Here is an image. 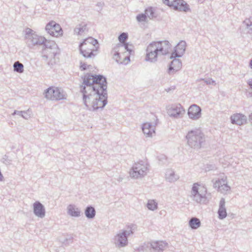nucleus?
<instances>
[{"mask_svg":"<svg viewBox=\"0 0 252 252\" xmlns=\"http://www.w3.org/2000/svg\"><path fill=\"white\" fill-rule=\"evenodd\" d=\"M126 230H123L122 232L117 234L114 237V243L117 248H123L128 244V239L126 235Z\"/></svg>","mask_w":252,"mask_h":252,"instance_id":"nucleus-10","label":"nucleus"},{"mask_svg":"<svg viewBox=\"0 0 252 252\" xmlns=\"http://www.w3.org/2000/svg\"><path fill=\"white\" fill-rule=\"evenodd\" d=\"M130 61V57H129V56H125L124 58V60L122 61V62H123V63L124 64H126L127 63H125V61Z\"/></svg>","mask_w":252,"mask_h":252,"instance_id":"nucleus-49","label":"nucleus"},{"mask_svg":"<svg viewBox=\"0 0 252 252\" xmlns=\"http://www.w3.org/2000/svg\"><path fill=\"white\" fill-rule=\"evenodd\" d=\"M95 210L94 207L92 206H87L85 210V214L86 217L89 219H92L95 217Z\"/></svg>","mask_w":252,"mask_h":252,"instance_id":"nucleus-26","label":"nucleus"},{"mask_svg":"<svg viewBox=\"0 0 252 252\" xmlns=\"http://www.w3.org/2000/svg\"><path fill=\"white\" fill-rule=\"evenodd\" d=\"M147 207L149 210L154 211L157 209L158 204L153 200H149L147 204Z\"/></svg>","mask_w":252,"mask_h":252,"instance_id":"nucleus-36","label":"nucleus"},{"mask_svg":"<svg viewBox=\"0 0 252 252\" xmlns=\"http://www.w3.org/2000/svg\"><path fill=\"white\" fill-rule=\"evenodd\" d=\"M123 44V49L125 50V52H126V51L128 52L129 54L131 55L134 53V51L132 50V48H129V46L133 47V46L130 44L129 45L128 43H124Z\"/></svg>","mask_w":252,"mask_h":252,"instance_id":"nucleus-37","label":"nucleus"},{"mask_svg":"<svg viewBox=\"0 0 252 252\" xmlns=\"http://www.w3.org/2000/svg\"><path fill=\"white\" fill-rule=\"evenodd\" d=\"M83 45L79 44V48L80 54H81L83 57L87 58H91L92 57H94L96 55V54L94 53L93 48H87L85 49H83Z\"/></svg>","mask_w":252,"mask_h":252,"instance_id":"nucleus-25","label":"nucleus"},{"mask_svg":"<svg viewBox=\"0 0 252 252\" xmlns=\"http://www.w3.org/2000/svg\"><path fill=\"white\" fill-rule=\"evenodd\" d=\"M189 224L192 229H196L200 226L201 222L199 219L192 217L189 220Z\"/></svg>","mask_w":252,"mask_h":252,"instance_id":"nucleus-27","label":"nucleus"},{"mask_svg":"<svg viewBox=\"0 0 252 252\" xmlns=\"http://www.w3.org/2000/svg\"><path fill=\"white\" fill-rule=\"evenodd\" d=\"M158 45L159 46L158 50L162 55H166L169 53L171 45L167 40L158 41Z\"/></svg>","mask_w":252,"mask_h":252,"instance_id":"nucleus-20","label":"nucleus"},{"mask_svg":"<svg viewBox=\"0 0 252 252\" xmlns=\"http://www.w3.org/2000/svg\"><path fill=\"white\" fill-rule=\"evenodd\" d=\"M243 24L248 30V32L252 34V18L246 19Z\"/></svg>","mask_w":252,"mask_h":252,"instance_id":"nucleus-33","label":"nucleus"},{"mask_svg":"<svg viewBox=\"0 0 252 252\" xmlns=\"http://www.w3.org/2000/svg\"><path fill=\"white\" fill-rule=\"evenodd\" d=\"M80 68L81 70H86L87 68V64L85 63L80 62Z\"/></svg>","mask_w":252,"mask_h":252,"instance_id":"nucleus-44","label":"nucleus"},{"mask_svg":"<svg viewBox=\"0 0 252 252\" xmlns=\"http://www.w3.org/2000/svg\"><path fill=\"white\" fill-rule=\"evenodd\" d=\"M34 214L40 218H43L45 216V209L44 205L39 201H36L33 204Z\"/></svg>","mask_w":252,"mask_h":252,"instance_id":"nucleus-17","label":"nucleus"},{"mask_svg":"<svg viewBox=\"0 0 252 252\" xmlns=\"http://www.w3.org/2000/svg\"><path fill=\"white\" fill-rule=\"evenodd\" d=\"M13 68L15 72L18 73L24 72V65L19 61H16L14 63Z\"/></svg>","mask_w":252,"mask_h":252,"instance_id":"nucleus-32","label":"nucleus"},{"mask_svg":"<svg viewBox=\"0 0 252 252\" xmlns=\"http://www.w3.org/2000/svg\"><path fill=\"white\" fill-rule=\"evenodd\" d=\"M188 145L194 149H199L205 144V135L200 130L195 129L189 131L186 136Z\"/></svg>","mask_w":252,"mask_h":252,"instance_id":"nucleus-3","label":"nucleus"},{"mask_svg":"<svg viewBox=\"0 0 252 252\" xmlns=\"http://www.w3.org/2000/svg\"><path fill=\"white\" fill-rule=\"evenodd\" d=\"M186 42L185 41H181L174 47V51L171 53L170 58L171 59L181 57L186 51Z\"/></svg>","mask_w":252,"mask_h":252,"instance_id":"nucleus-11","label":"nucleus"},{"mask_svg":"<svg viewBox=\"0 0 252 252\" xmlns=\"http://www.w3.org/2000/svg\"><path fill=\"white\" fill-rule=\"evenodd\" d=\"M83 82L81 86H85L89 91L102 94V96L108 95L106 78L101 74L86 73L81 77Z\"/></svg>","mask_w":252,"mask_h":252,"instance_id":"nucleus-2","label":"nucleus"},{"mask_svg":"<svg viewBox=\"0 0 252 252\" xmlns=\"http://www.w3.org/2000/svg\"><path fill=\"white\" fill-rule=\"evenodd\" d=\"M138 250L139 251H143L144 250V247L143 246L140 247L138 248Z\"/></svg>","mask_w":252,"mask_h":252,"instance_id":"nucleus-54","label":"nucleus"},{"mask_svg":"<svg viewBox=\"0 0 252 252\" xmlns=\"http://www.w3.org/2000/svg\"><path fill=\"white\" fill-rule=\"evenodd\" d=\"M1 161L2 163L7 165H10L12 162V159L9 158L6 155L3 156V157L1 159Z\"/></svg>","mask_w":252,"mask_h":252,"instance_id":"nucleus-39","label":"nucleus"},{"mask_svg":"<svg viewBox=\"0 0 252 252\" xmlns=\"http://www.w3.org/2000/svg\"><path fill=\"white\" fill-rule=\"evenodd\" d=\"M219 182L220 183V185L222 184H227V182H226L225 180L223 179H221V180H218Z\"/></svg>","mask_w":252,"mask_h":252,"instance_id":"nucleus-50","label":"nucleus"},{"mask_svg":"<svg viewBox=\"0 0 252 252\" xmlns=\"http://www.w3.org/2000/svg\"><path fill=\"white\" fill-rule=\"evenodd\" d=\"M147 18V16L145 13L138 14L136 16V19L139 22L146 21Z\"/></svg>","mask_w":252,"mask_h":252,"instance_id":"nucleus-41","label":"nucleus"},{"mask_svg":"<svg viewBox=\"0 0 252 252\" xmlns=\"http://www.w3.org/2000/svg\"><path fill=\"white\" fill-rule=\"evenodd\" d=\"M45 97L49 100H60L66 98V94L58 88L49 87L44 92Z\"/></svg>","mask_w":252,"mask_h":252,"instance_id":"nucleus-8","label":"nucleus"},{"mask_svg":"<svg viewBox=\"0 0 252 252\" xmlns=\"http://www.w3.org/2000/svg\"><path fill=\"white\" fill-rule=\"evenodd\" d=\"M188 114L190 119L198 120L201 116V109L197 105L192 104L189 107Z\"/></svg>","mask_w":252,"mask_h":252,"instance_id":"nucleus-13","label":"nucleus"},{"mask_svg":"<svg viewBox=\"0 0 252 252\" xmlns=\"http://www.w3.org/2000/svg\"><path fill=\"white\" fill-rule=\"evenodd\" d=\"M168 244L164 241H154L150 243L151 252H163Z\"/></svg>","mask_w":252,"mask_h":252,"instance_id":"nucleus-16","label":"nucleus"},{"mask_svg":"<svg viewBox=\"0 0 252 252\" xmlns=\"http://www.w3.org/2000/svg\"><path fill=\"white\" fill-rule=\"evenodd\" d=\"M165 177L169 182H174L178 179V176L176 175L174 172L171 170H168L166 171Z\"/></svg>","mask_w":252,"mask_h":252,"instance_id":"nucleus-28","label":"nucleus"},{"mask_svg":"<svg viewBox=\"0 0 252 252\" xmlns=\"http://www.w3.org/2000/svg\"><path fill=\"white\" fill-rule=\"evenodd\" d=\"M172 89L174 90L175 89V87H173V88H172ZM167 92H169L170 90H171V88H168V89H166L165 90Z\"/></svg>","mask_w":252,"mask_h":252,"instance_id":"nucleus-52","label":"nucleus"},{"mask_svg":"<svg viewBox=\"0 0 252 252\" xmlns=\"http://www.w3.org/2000/svg\"><path fill=\"white\" fill-rule=\"evenodd\" d=\"M163 3L176 11H190L189 5L184 0H162Z\"/></svg>","mask_w":252,"mask_h":252,"instance_id":"nucleus-5","label":"nucleus"},{"mask_svg":"<svg viewBox=\"0 0 252 252\" xmlns=\"http://www.w3.org/2000/svg\"><path fill=\"white\" fill-rule=\"evenodd\" d=\"M45 30L50 35L55 37L62 35L63 33L61 26L54 21L49 22L46 25Z\"/></svg>","mask_w":252,"mask_h":252,"instance_id":"nucleus-9","label":"nucleus"},{"mask_svg":"<svg viewBox=\"0 0 252 252\" xmlns=\"http://www.w3.org/2000/svg\"><path fill=\"white\" fill-rule=\"evenodd\" d=\"M123 49V44L118 43L112 49L111 53H113V59L119 64H123L121 56V50Z\"/></svg>","mask_w":252,"mask_h":252,"instance_id":"nucleus-19","label":"nucleus"},{"mask_svg":"<svg viewBox=\"0 0 252 252\" xmlns=\"http://www.w3.org/2000/svg\"><path fill=\"white\" fill-rule=\"evenodd\" d=\"M250 66L252 68V59L251 60L250 63Z\"/></svg>","mask_w":252,"mask_h":252,"instance_id":"nucleus-56","label":"nucleus"},{"mask_svg":"<svg viewBox=\"0 0 252 252\" xmlns=\"http://www.w3.org/2000/svg\"><path fill=\"white\" fill-rule=\"evenodd\" d=\"M46 40V38L44 37L39 36L36 34H29V37L28 39V43L29 46H35V45H41L42 44L44 43V41Z\"/></svg>","mask_w":252,"mask_h":252,"instance_id":"nucleus-14","label":"nucleus"},{"mask_svg":"<svg viewBox=\"0 0 252 252\" xmlns=\"http://www.w3.org/2000/svg\"><path fill=\"white\" fill-rule=\"evenodd\" d=\"M128 38V34L126 32H123L120 34L118 37L119 43L123 44L124 42L126 41Z\"/></svg>","mask_w":252,"mask_h":252,"instance_id":"nucleus-38","label":"nucleus"},{"mask_svg":"<svg viewBox=\"0 0 252 252\" xmlns=\"http://www.w3.org/2000/svg\"><path fill=\"white\" fill-rule=\"evenodd\" d=\"M26 111H25L15 110L14 111V112L13 113L12 115H19V116H21L23 114H26Z\"/></svg>","mask_w":252,"mask_h":252,"instance_id":"nucleus-43","label":"nucleus"},{"mask_svg":"<svg viewBox=\"0 0 252 252\" xmlns=\"http://www.w3.org/2000/svg\"><path fill=\"white\" fill-rule=\"evenodd\" d=\"M158 41L150 43L146 49L145 61L151 63H156L158 61V55L159 51Z\"/></svg>","mask_w":252,"mask_h":252,"instance_id":"nucleus-7","label":"nucleus"},{"mask_svg":"<svg viewBox=\"0 0 252 252\" xmlns=\"http://www.w3.org/2000/svg\"><path fill=\"white\" fill-rule=\"evenodd\" d=\"M225 199L221 198L219 203V208L218 211V218L220 220H223L227 216L226 208L225 207Z\"/></svg>","mask_w":252,"mask_h":252,"instance_id":"nucleus-23","label":"nucleus"},{"mask_svg":"<svg viewBox=\"0 0 252 252\" xmlns=\"http://www.w3.org/2000/svg\"><path fill=\"white\" fill-rule=\"evenodd\" d=\"M161 159H164L166 160V157L164 155H162L161 156V158L159 159V160H160Z\"/></svg>","mask_w":252,"mask_h":252,"instance_id":"nucleus-53","label":"nucleus"},{"mask_svg":"<svg viewBox=\"0 0 252 252\" xmlns=\"http://www.w3.org/2000/svg\"><path fill=\"white\" fill-rule=\"evenodd\" d=\"M133 226V224H130L129 225L127 226V229H129V230H126V235L127 236V238H128V236H129L130 234H132L133 233V231L132 229V227Z\"/></svg>","mask_w":252,"mask_h":252,"instance_id":"nucleus-42","label":"nucleus"},{"mask_svg":"<svg viewBox=\"0 0 252 252\" xmlns=\"http://www.w3.org/2000/svg\"><path fill=\"white\" fill-rule=\"evenodd\" d=\"M250 120L252 123V113L250 115Z\"/></svg>","mask_w":252,"mask_h":252,"instance_id":"nucleus-55","label":"nucleus"},{"mask_svg":"<svg viewBox=\"0 0 252 252\" xmlns=\"http://www.w3.org/2000/svg\"><path fill=\"white\" fill-rule=\"evenodd\" d=\"M220 183L219 181V180L216 181V182L214 184V187L215 188H218L219 190H220Z\"/></svg>","mask_w":252,"mask_h":252,"instance_id":"nucleus-46","label":"nucleus"},{"mask_svg":"<svg viewBox=\"0 0 252 252\" xmlns=\"http://www.w3.org/2000/svg\"><path fill=\"white\" fill-rule=\"evenodd\" d=\"M202 80L204 81L207 85H210L215 83V81L210 78L207 79L206 80L202 79Z\"/></svg>","mask_w":252,"mask_h":252,"instance_id":"nucleus-45","label":"nucleus"},{"mask_svg":"<svg viewBox=\"0 0 252 252\" xmlns=\"http://www.w3.org/2000/svg\"><path fill=\"white\" fill-rule=\"evenodd\" d=\"M87 24L82 23L78 25L74 30L75 33L77 35H81L87 30Z\"/></svg>","mask_w":252,"mask_h":252,"instance_id":"nucleus-31","label":"nucleus"},{"mask_svg":"<svg viewBox=\"0 0 252 252\" xmlns=\"http://www.w3.org/2000/svg\"><path fill=\"white\" fill-rule=\"evenodd\" d=\"M88 43L90 44L93 48L95 46L96 44H98L97 40L92 37H90L85 39L82 42L80 43V45H87Z\"/></svg>","mask_w":252,"mask_h":252,"instance_id":"nucleus-30","label":"nucleus"},{"mask_svg":"<svg viewBox=\"0 0 252 252\" xmlns=\"http://www.w3.org/2000/svg\"><path fill=\"white\" fill-rule=\"evenodd\" d=\"M43 46L42 49H48L51 48H54V45H57L56 43L53 41H48L46 39L44 41V43L42 44Z\"/></svg>","mask_w":252,"mask_h":252,"instance_id":"nucleus-34","label":"nucleus"},{"mask_svg":"<svg viewBox=\"0 0 252 252\" xmlns=\"http://www.w3.org/2000/svg\"><path fill=\"white\" fill-rule=\"evenodd\" d=\"M47 0L50 1H51L52 0Z\"/></svg>","mask_w":252,"mask_h":252,"instance_id":"nucleus-60","label":"nucleus"},{"mask_svg":"<svg viewBox=\"0 0 252 252\" xmlns=\"http://www.w3.org/2000/svg\"><path fill=\"white\" fill-rule=\"evenodd\" d=\"M49 60L46 61L47 65L51 68H53L60 62V58L57 56H53L52 58H48Z\"/></svg>","mask_w":252,"mask_h":252,"instance_id":"nucleus-29","label":"nucleus"},{"mask_svg":"<svg viewBox=\"0 0 252 252\" xmlns=\"http://www.w3.org/2000/svg\"><path fill=\"white\" fill-rule=\"evenodd\" d=\"M97 5L98 6H102V4L101 2H98L97 3Z\"/></svg>","mask_w":252,"mask_h":252,"instance_id":"nucleus-57","label":"nucleus"},{"mask_svg":"<svg viewBox=\"0 0 252 252\" xmlns=\"http://www.w3.org/2000/svg\"><path fill=\"white\" fill-rule=\"evenodd\" d=\"M89 91L85 86L80 85V92L83 94V102L87 109L91 111L102 109L107 103L108 95L103 96L101 93L92 94Z\"/></svg>","mask_w":252,"mask_h":252,"instance_id":"nucleus-1","label":"nucleus"},{"mask_svg":"<svg viewBox=\"0 0 252 252\" xmlns=\"http://www.w3.org/2000/svg\"><path fill=\"white\" fill-rule=\"evenodd\" d=\"M183 107L180 104L172 105L168 109V113L171 117L177 118L181 113Z\"/></svg>","mask_w":252,"mask_h":252,"instance_id":"nucleus-21","label":"nucleus"},{"mask_svg":"<svg viewBox=\"0 0 252 252\" xmlns=\"http://www.w3.org/2000/svg\"><path fill=\"white\" fill-rule=\"evenodd\" d=\"M248 84L250 86V88L252 89V79L251 81H249Z\"/></svg>","mask_w":252,"mask_h":252,"instance_id":"nucleus-51","label":"nucleus"},{"mask_svg":"<svg viewBox=\"0 0 252 252\" xmlns=\"http://www.w3.org/2000/svg\"><path fill=\"white\" fill-rule=\"evenodd\" d=\"M251 94V96H252V93Z\"/></svg>","mask_w":252,"mask_h":252,"instance_id":"nucleus-61","label":"nucleus"},{"mask_svg":"<svg viewBox=\"0 0 252 252\" xmlns=\"http://www.w3.org/2000/svg\"><path fill=\"white\" fill-rule=\"evenodd\" d=\"M155 126H152L150 123H145L142 125V129L147 137H152V133H155Z\"/></svg>","mask_w":252,"mask_h":252,"instance_id":"nucleus-22","label":"nucleus"},{"mask_svg":"<svg viewBox=\"0 0 252 252\" xmlns=\"http://www.w3.org/2000/svg\"><path fill=\"white\" fill-rule=\"evenodd\" d=\"M220 187L219 191L223 193L230 189V188L227 184H222L220 185Z\"/></svg>","mask_w":252,"mask_h":252,"instance_id":"nucleus-40","label":"nucleus"},{"mask_svg":"<svg viewBox=\"0 0 252 252\" xmlns=\"http://www.w3.org/2000/svg\"><path fill=\"white\" fill-rule=\"evenodd\" d=\"M67 214L71 217H79L81 216V211L75 205L69 204L67 206Z\"/></svg>","mask_w":252,"mask_h":252,"instance_id":"nucleus-24","label":"nucleus"},{"mask_svg":"<svg viewBox=\"0 0 252 252\" xmlns=\"http://www.w3.org/2000/svg\"><path fill=\"white\" fill-rule=\"evenodd\" d=\"M29 110H28V111H26V114H23L21 116L22 117H23V118L25 119H28L30 118V115L28 114V112H29Z\"/></svg>","mask_w":252,"mask_h":252,"instance_id":"nucleus-48","label":"nucleus"},{"mask_svg":"<svg viewBox=\"0 0 252 252\" xmlns=\"http://www.w3.org/2000/svg\"><path fill=\"white\" fill-rule=\"evenodd\" d=\"M148 168L143 161L135 163L129 171L131 177L135 179L141 178L147 174Z\"/></svg>","mask_w":252,"mask_h":252,"instance_id":"nucleus-6","label":"nucleus"},{"mask_svg":"<svg viewBox=\"0 0 252 252\" xmlns=\"http://www.w3.org/2000/svg\"><path fill=\"white\" fill-rule=\"evenodd\" d=\"M198 186V183L193 184L191 191V197L197 203L206 204L209 201L206 196L207 189L204 186L199 188Z\"/></svg>","mask_w":252,"mask_h":252,"instance_id":"nucleus-4","label":"nucleus"},{"mask_svg":"<svg viewBox=\"0 0 252 252\" xmlns=\"http://www.w3.org/2000/svg\"><path fill=\"white\" fill-rule=\"evenodd\" d=\"M124 53H125V50L124 49H122V50H121V54H123Z\"/></svg>","mask_w":252,"mask_h":252,"instance_id":"nucleus-58","label":"nucleus"},{"mask_svg":"<svg viewBox=\"0 0 252 252\" xmlns=\"http://www.w3.org/2000/svg\"><path fill=\"white\" fill-rule=\"evenodd\" d=\"M145 14L150 19L156 17L155 9L152 7H149L145 9Z\"/></svg>","mask_w":252,"mask_h":252,"instance_id":"nucleus-35","label":"nucleus"},{"mask_svg":"<svg viewBox=\"0 0 252 252\" xmlns=\"http://www.w3.org/2000/svg\"><path fill=\"white\" fill-rule=\"evenodd\" d=\"M32 32H33V31L31 29H27V31H26L27 36H26V38H27V39H28L29 34L31 35V34H34L33 33H32Z\"/></svg>","mask_w":252,"mask_h":252,"instance_id":"nucleus-47","label":"nucleus"},{"mask_svg":"<svg viewBox=\"0 0 252 252\" xmlns=\"http://www.w3.org/2000/svg\"><path fill=\"white\" fill-rule=\"evenodd\" d=\"M230 120L232 124L241 126L246 124L247 118L245 115L242 114L236 113L230 117Z\"/></svg>","mask_w":252,"mask_h":252,"instance_id":"nucleus-18","label":"nucleus"},{"mask_svg":"<svg viewBox=\"0 0 252 252\" xmlns=\"http://www.w3.org/2000/svg\"><path fill=\"white\" fill-rule=\"evenodd\" d=\"M90 66H91V65H88V67H89Z\"/></svg>","mask_w":252,"mask_h":252,"instance_id":"nucleus-59","label":"nucleus"},{"mask_svg":"<svg viewBox=\"0 0 252 252\" xmlns=\"http://www.w3.org/2000/svg\"><path fill=\"white\" fill-rule=\"evenodd\" d=\"M173 59L169 65L167 70V72L169 75L174 74L177 71L180 70L182 66L181 60L177 59V58H173Z\"/></svg>","mask_w":252,"mask_h":252,"instance_id":"nucleus-15","label":"nucleus"},{"mask_svg":"<svg viewBox=\"0 0 252 252\" xmlns=\"http://www.w3.org/2000/svg\"><path fill=\"white\" fill-rule=\"evenodd\" d=\"M60 50L57 45H54V48L42 50V58L45 61H47L48 58H52L53 56H57L60 55Z\"/></svg>","mask_w":252,"mask_h":252,"instance_id":"nucleus-12","label":"nucleus"}]
</instances>
